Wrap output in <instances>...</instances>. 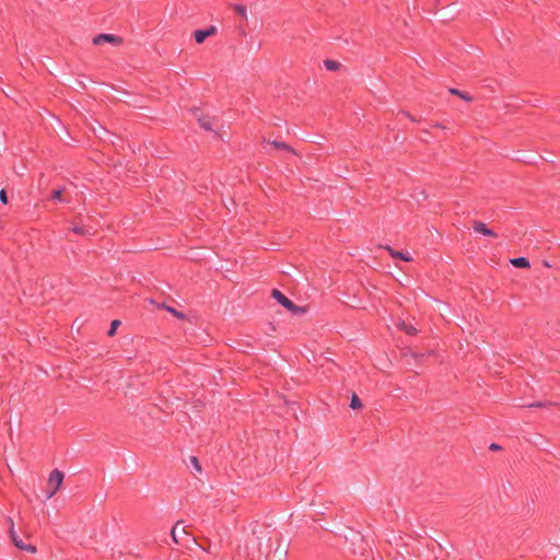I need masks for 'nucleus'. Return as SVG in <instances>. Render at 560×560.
I'll return each mask as SVG.
<instances>
[{
  "mask_svg": "<svg viewBox=\"0 0 560 560\" xmlns=\"http://www.w3.org/2000/svg\"><path fill=\"white\" fill-rule=\"evenodd\" d=\"M206 33H207V36H212L217 33V27L215 26H210L208 27L207 30H203Z\"/></svg>",
  "mask_w": 560,
  "mask_h": 560,
  "instance_id": "21",
  "label": "nucleus"
},
{
  "mask_svg": "<svg viewBox=\"0 0 560 560\" xmlns=\"http://www.w3.org/2000/svg\"><path fill=\"white\" fill-rule=\"evenodd\" d=\"M179 525H180V522H177L172 530H171V536H172V539L174 540V542L178 544V539H177V536H178V528H179Z\"/></svg>",
  "mask_w": 560,
  "mask_h": 560,
  "instance_id": "15",
  "label": "nucleus"
},
{
  "mask_svg": "<svg viewBox=\"0 0 560 560\" xmlns=\"http://www.w3.org/2000/svg\"><path fill=\"white\" fill-rule=\"evenodd\" d=\"M472 228H474L475 232L480 233L482 235L490 236V237L497 236V234L492 230L488 229V226L483 222L474 221Z\"/></svg>",
  "mask_w": 560,
  "mask_h": 560,
  "instance_id": "5",
  "label": "nucleus"
},
{
  "mask_svg": "<svg viewBox=\"0 0 560 560\" xmlns=\"http://www.w3.org/2000/svg\"><path fill=\"white\" fill-rule=\"evenodd\" d=\"M191 464L197 471H199V472L201 471V465H200L199 460L197 459V457H191Z\"/></svg>",
  "mask_w": 560,
  "mask_h": 560,
  "instance_id": "19",
  "label": "nucleus"
},
{
  "mask_svg": "<svg viewBox=\"0 0 560 560\" xmlns=\"http://www.w3.org/2000/svg\"><path fill=\"white\" fill-rule=\"evenodd\" d=\"M490 450L498 451V450H500V446L498 444H491Z\"/></svg>",
  "mask_w": 560,
  "mask_h": 560,
  "instance_id": "24",
  "label": "nucleus"
},
{
  "mask_svg": "<svg viewBox=\"0 0 560 560\" xmlns=\"http://www.w3.org/2000/svg\"><path fill=\"white\" fill-rule=\"evenodd\" d=\"M271 145L275 147L276 149H284V150L295 154L294 149H292L290 145H288L284 142L273 141V142H271Z\"/></svg>",
  "mask_w": 560,
  "mask_h": 560,
  "instance_id": "11",
  "label": "nucleus"
},
{
  "mask_svg": "<svg viewBox=\"0 0 560 560\" xmlns=\"http://www.w3.org/2000/svg\"><path fill=\"white\" fill-rule=\"evenodd\" d=\"M276 552H278L280 556L287 555V548L278 546V548L276 549Z\"/></svg>",
  "mask_w": 560,
  "mask_h": 560,
  "instance_id": "22",
  "label": "nucleus"
},
{
  "mask_svg": "<svg viewBox=\"0 0 560 560\" xmlns=\"http://www.w3.org/2000/svg\"><path fill=\"white\" fill-rule=\"evenodd\" d=\"M162 307L165 308L171 314H173L174 316H176L177 318L183 319L185 317V315L183 313L176 311L175 308H173L171 306L163 305Z\"/></svg>",
  "mask_w": 560,
  "mask_h": 560,
  "instance_id": "14",
  "label": "nucleus"
},
{
  "mask_svg": "<svg viewBox=\"0 0 560 560\" xmlns=\"http://www.w3.org/2000/svg\"><path fill=\"white\" fill-rule=\"evenodd\" d=\"M0 200L3 202V203H7L8 202V198H7V194L4 190H1L0 191Z\"/></svg>",
  "mask_w": 560,
  "mask_h": 560,
  "instance_id": "23",
  "label": "nucleus"
},
{
  "mask_svg": "<svg viewBox=\"0 0 560 560\" xmlns=\"http://www.w3.org/2000/svg\"><path fill=\"white\" fill-rule=\"evenodd\" d=\"M350 407L352 409H361L362 408V402L355 394L352 395Z\"/></svg>",
  "mask_w": 560,
  "mask_h": 560,
  "instance_id": "12",
  "label": "nucleus"
},
{
  "mask_svg": "<svg viewBox=\"0 0 560 560\" xmlns=\"http://www.w3.org/2000/svg\"><path fill=\"white\" fill-rule=\"evenodd\" d=\"M122 39L118 36L112 35V34H100L94 37L93 43L95 45H102L103 43H109L113 45H119L121 44Z\"/></svg>",
  "mask_w": 560,
  "mask_h": 560,
  "instance_id": "4",
  "label": "nucleus"
},
{
  "mask_svg": "<svg viewBox=\"0 0 560 560\" xmlns=\"http://www.w3.org/2000/svg\"><path fill=\"white\" fill-rule=\"evenodd\" d=\"M510 262L516 268H528L529 261L524 257H517L510 260Z\"/></svg>",
  "mask_w": 560,
  "mask_h": 560,
  "instance_id": "8",
  "label": "nucleus"
},
{
  "mask_svg": "<svg viewBox=\"0 0 560 560\" xmlns=\"http://www.w3.org/2000/svg\"><path fill=\"white\" fill-rule=\"evenodd\" d=\"M120 326V320L115 319L110 324V329L108 330V336H114L116 332V329Z\"/></svg>",
  "mask_w": 560,
  "mask_h": 560,
  "instance_id": "17",
  "label": "nucleus"
},
{
  "mask_svg": "<svg viewBox=\"0 0 560 560\" xmlns=\"http://www.w3.org/2000/svg\"><path fill=\"white\" fill-rule=\"evenodd\" d=\"M271 296L293 315L301 316L306 313V307L295 305L291 300L284 296L279 290L273 289Z\"/></svg>",
  "mask_w": 560,
  "mask_h": 560,
  "instance_id": "1",
  "label": "nucleus"
},
{
  "mask_svg": "<svg viewBox=\"0 0 560 560\" xmlns=\"http://www.w3.org/2000/svg\"><path fill=\"white\" fill-rule=\"evenodd\" d=\"M235 11L242 16L246 15V9L243 5H235Z\"/></svg>",
  "mask_w": 560,
  "mask_h": 560,
  "instance_id": "20",
  "label": "nucleus"
},
{
  "mask_svg": "<svg viewBox=\"0 0 560 560\" xmlns=\"http://www.w3.org/2000/svg\"><path fill=\"white\" fill-rule=\"evenodd\" d=\"M198 121L200 124V126L206 129V130H212L213 128V118L209 117V116H200L198 117Z\"/></svg>",
  "mask_w": 560,
  "mask_h": 560,
  "instance_id": "7",
  "label": "nucleus"
},
{
  "mask_svg": "<svg viewBox=\"0 0 560 560\" xmlns=\"http://www.w3.org/2000/svg\"><path fill=\"white\" fill-rule=\"evenodd\" d=\"M195 39L198 44H202L207 36V33L203 30H198L194 33Z\"/></svg>",
  "mask_w": 560,
  "mask_h": 560,
  "instance_id": "10",
  "label": "nucleus"
},
{
  "mask_svg": "<svg viewBox=\"0 0 560 560\" xmlns=\"http://www.w3.org/2000/svg\"><path fill=\"white\" fill-rule=\"evenodd\" d=\"M385 249L389 253V255L393 258H399V259H401L404 261H411L412 260L410 255L405 254L402 252L395 250L390 246H386Z\"/></svg>",
  "mask_w": 560,
  "mask_h": 560,
  "instance_id": "6",
  "label": "nucleus"
},
{
  "mask_svg": "<svg viewBox=\"0 0 560 560\" xmlns=\"http://www.w3.org/2000/svg\"><path fill=\"white\" fill-rule=\"evenodd\" d=\"M65 474L59 469H54L47 480V499L52 498L62 486Z\"/></svg>",
  "mask_w": 560,
  "mask_h": 560,
  "instance_id": "2",
  "label": "nucleus"
},
{
  "mask_svg": "<svg viewBox=\"0 0 560 560\" xmlns=\"http://www.w3.org/2000/svg\"><path fill=\"white\" fill-rule=\"evenodd\" d=\"M397 326L399 329L404 330L408 335H415L417 332V329L415 327L406 324L404 320L398 322Z\"/></svg>",
  "mask_w": 560,
  "mask_h": 560,
  "instance_id": "9",
  "label": "nucleus"
},
{
  "mask_svg": "<svg viewBox=\"0 0 560 560\" xmlns=\"http://www.w3.org/2000/svg\"><path fill=\"white\" fill-rule=\"evenodd\" d=\"M450 92L454 95H457L459 97H462L463 100L467 101V102H470L471 101V97L465 93H462L460 91L456 90V89H451Z\"/></svg>",
  "mask_w": 560,
  "mask_h": 560,
  "instance_id": "16",
  "label": "nucleus"
},
{
  "mask_svg": "<svg viewBox=\"0 0 560 560\" xmlns=\"http://www.w3.org/2000/svg\"><path fill=\"white\" fill-rule=\"evenodd\" d=\"M9 523H10V529H9L10 538H11L12 542L15 545V547L21 550H26L31 553H35L36 547L33 545L24 544L22 541V539L18 536V534L14 529V526H13V521L11 518H9Z\"/></svg>",
  "mask_w": 560,
  "mask_h": 560,
  "instance_id": "3",
  "label": "nucleus"
},
{
  "mask_svg": "<svg viewBox=\"0 0 560 560\" xmlns=\"http://www.w3.org/2000/svg\"><path fill=\"white\" fill-rule=\"evenodd\" d=\"M73 231L79 234L83 233V230L81 228H74Z\"/></svg>",
  "mask_w": 560,
  "mask_h": 560,
  "instance_id": "25",
  "label": "nucleus"
},
{
  "mask_svg": "<svg viewBox=\"0 0 560 560\" xmlns=\"http://www.w3.org/2000/svg\"><path fill=\"white\" fill-rule=\"evenodd\" d=\"M61 196H62V189H56L51 194L52 199H56V200H62Z\"/></svg>",
  "mask_w": 560,
  "mask_h": 560,
  "instance_id": "18",
  "label": "nucleus"
},
{
  "mask_svg": "<svg viewBox=\"0 0 560 560\" xmlns=\"http://www.w3.org/2000/svg\"><path fill=\"white\" fill-rule=\"evenodd\" d=\"M325 67L328 69V70H331V71H337L339 68H340V63L335 61V60H326L325 61Z\"/></svg>",
  "mask_w": 560,
  "mask_h": 560,
  "instance_id": "13",
  "label": "nucleus"
}]
</instances>
